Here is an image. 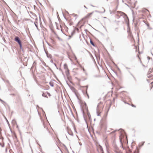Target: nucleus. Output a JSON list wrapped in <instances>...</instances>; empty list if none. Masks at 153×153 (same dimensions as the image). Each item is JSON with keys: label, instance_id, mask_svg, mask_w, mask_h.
<instances>
[{"label": "nucleus", "instance_id": "f257e3e1", "mask_svg": "<svg viewBox=\"0 0 153 153\" xmlns=\"http://www.w3.org/2000/svg\"><path fill=\"white\" fill-rule=\"evenodd\" d=\"M93 13L92 12L88 13L79 21L78 24L79 25H80V27L82 26L85 23L88 22V19L91 17Z\"/></svg>", "mask_w": 153, "mask_h": 153}, {"label": "nucleus", "instance_id": "f03ea898", "mask_svg": "<svg viewBox=\"0 0 153 153\" xmlns=\"http://www.w3.org/2000/svg\"><path fill=\"white\" fill-rule=\"evenodd\" d=\"M15 40L18 43H20L21 42L18 36H16L15 39Z\"/></svg>", "mask_w": 153, "mask_h": 153}, {"label": "nucleus", "instance_id": "7ed1b4c3", "mask_svg": "<svg viewBox=\"0 0 153 153\" xmlns=\"http://www.w3.org/2000/svg\"><path fill=\"white\" fill-rule=\"evenodd\" d=\"M141 11L143 13H149V11L145 8H143L142 10Z\"/></svg>", "mask_w": 153, "mask_h": 153}, {"label": "nucleus", "instance_id": "20e7f679", "mask_svg": "<svg viewBox=\"0 0 153 153\" xmlns=\"http://www.w3.org/2000/svg\"><path fill=\"white\" fill-rule=\"evenodd\" d=\"M68 132L71 135H73V132L70 129L68 130Z\"/></svg>", "mask_w": 153, "mask_h": 153}, {"label": "nucleus", "instance_id": "39448f33", "mask_svg": "<svg viewBox=\"0 0 153 153\" xmlns=\"http://www.w3.org/2000/svg\"><path fill=\"white\" fill-rule=\"evenodd\" d=\"M64 68L65 69V70H68V66H67V64H65L64 65Z\"/></svg>", "mask_w": 153, "mask_h": 153}, {"label": "nucleus", "instance_id": "423d86ee", "mask_svg": "<svg viewBox=\"0 0 153 153\" xmlns=\"http://www.w3.org/2000/svg\"><path fill=\"white\" fill-rule=\"evenodd\" d=\"M1 128H0V139H1L2 138L1 134Z\"/></svg>", "mask_w": 153, "mask_h": 153}, {"label": "nucleus", "instance_id": "0eeeda50", "mask_svg": "<svg viewBox=\"0 0 153 153\" xmlns=\"http://www.w3.org/2000/svg\"><path fill=\"white\" fill-rule=\"evenodd\" d=\"M42 96H43V97H48L47 96V95L46 94V93H43L42 94Z\"/></svg>", "mask_w": 153, "mask_h": 153}, {"label": "nucleus", "instance_id": "6e6552de", "mask_svg": "<svg viewBox=\"0 0 153 153\" xmlns=\"http://www.w3.org/2000/svg\"><path fill=\"white\" fill-rule=\"evenodd\" d=\"M7 153H13L11 149L9 150V152H7Z\"/></svg>", "mask_w": 153, "mask_h": 153}, {"label": "nucleus", "instance_id": "1a4fd4ad", "mask_svg": "<svg viewBox=\"0 0 153 153\" xmlns=\"http://www.w3.org/2000/svg\"><path fill=\"white\" fill-rule=\"evenodd\" d=\"M0 145L2 147H3L4 146V144L2 143H0Z\"/></svg>", "mask_w": 153, "mask_h": 153}, {"label": "nucleus", "instance_id": "9d476101", "mask_svg": "<svg viewBox=\"0 0 153 153\" xmlns=\"http://www.w3.org/2000/svg\"><path fill=\"white\" fill-rule=\"evenodd\" d=\"M90 42H91V43L94 46V43L92 41H91Z\"/></svg>", "mask_w": 153, "mask_h": 153}, {"label": "nucleus", "instance_id": "9b49d317", "mask_svg": "<svg viewBox=\"0 0 153 153\" xmlns=\"http://www.w3.org/2000/svg\"><path fill=\"white\" fill-rule=\"evenodd\" d=\"M30 118H31L30 116L29 115V119H28V122H29V121L30 120Z\"/></svg>", "mask_w": 153, "mask_h": 153}, {"label": "nucleus", "instance_id": "f8f14e48", "mask_svg": "<svg viewBox=\"0 0 153 153\" xmlns=\"http://www.w3.org/2000/svg\"><path fill=\"white\" fill-rule=\"evenodd\" d=\"M19 45H20V48H21L22 47V44H21V42H20V43H19Z\"/></svg>", "mask_w": 153, "mask_h": 153}, {"label": "nucleus", "instance_id": "ddd939ff", "mask_svg": "<svg viewBox=\"0 0 153 153\" xmlns=\"http://www.w3.org/2000/svg\"><path fill=\"white\" fill-rule=\"evenodd\" d=\"M19 45H20V48H21L22 47V44H21V42H20V43H19Z\"/></svg>", "mask_w": 153, "mask_h": 153}, {"label": "nucleus", "instance_id": "4468645a", "mask_svg": "<svg viewBox=\"0 0 153 153\" xmlns=\"http://www.w3.org/2000/svg\"><path fill=\"white\" fill-rule=\"evenodd\" d=\"M22 110L23 111L25 112H26L24 108H23V110Z\"/></svg>", "mask_w": 153, "mask_h": 153}, {"label": "nucleus", "instance_id": "2eb2a0df", "mask_svg": "<svg viewBox=\"0 0 153 153\" xmlns=\"http://www.w3.org/2000/svg\"><path fill=\"white\" fill-rule=\"evenodd\" d=\"M120 14H122L123 13L122 12H119Z\"/></svg>", "mask_w": 153, "mask_h": 153}, {"label": "nucleus", "instance_id": "dca6fc26", "mask_svg": "<svg viewBox=\"0 0 153 153\" xmlns=\"http://www.w3.org/2000/svg\"><path fill=\"white\" fill-rule=\"evenodd\" d=\"M47 94L49 96H50V94H49V93H47Z\"/></svg>", "mask_w": 153, "mask_h": 153}, {"label": "nucleus", "instance_id": "f3484780", "mask_svg": "<svg viewBox=\"0 0 153 153\" xmlns=\"http://www.w3.org/2000/svg\"><path fill=\"white\" fill-rule=\"evenodd\" d=\"M52 41H53V42L54 43V42L53 41V40L52 39Z\"/></svg>", "mask_w": 153, "mask_h": 153}, {"label": "nucleus", "instance_id": "a211bd4d", "mask_svg": "<svg viewBox=\"0 0 153 153\" xmlns=\"http://www.w3.org/2000/svg\"><path fill=\"white\" fill-rule=\"evenodd\" d=\"M152 84H153V82H152Z\"/></svg>", "mask_w": 153, "mask_h": 153}, {"label": "nucleus", "instance_id": "6ab92c4d", "mask_svg": "<svg viewBox=\"0 0 153 153\" xmlns=\"http://www.w3.org/2000/svg\"><path fill=\"white\" fill-rule=\"evenodd\" d=\"M6 151L7 152V149H6Z\"/></svg>", "mask_w": 153, "mask_h": 153}]
</instances>
